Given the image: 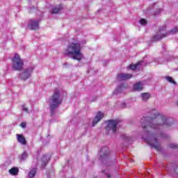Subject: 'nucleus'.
<instances>
[{"instance_id": "f257e3e1", "label": "nucleus", "mask_w": 178, "mask_h": 178, "mask_svg": "<svg viewBox=\"0 0 178 178\" xmlns=\"http://www.w3.org/2000/svg\"><path fill=\"white\" fill-rule=\"evenodd\" d=\"M145 123L149 126V129L157 130L161 127H170L173 122H170L165 115H161L157 113L152 117H143Z\"/></svg>"}, {"instance_id": "f03ea898", "label": "nucleus", "mask_w": 178, "mask_h": 178, "mask_svg": "<svg viewBox=\"0 0 178 178\" xmlns=\"http://www.w3.org/2000/svg\"><path fill=\"white\" fill-rule=\"evenodd\" d=\"M64 55L67 56H72V59L80 62L83 59V54H81V44L79 42H72L68 44L64 49Z\"/></svg>"}, {"instance_id": "7ed1b4c3", "label": "nucleus", "mask_w": 178, "mask_h": 178, "mask_svg": "<svg viewBox=\"0 0 178 178\" xmlns=\"http://www.w3.org/2000/svg\"><path fill=\"white\" fill-rule=\"evenodd\" d=\"M49 108L51 112H54L59 105L62 104V98H60V92L59 89L56 88L52 96L49 99Z\"/></svg>"}, {"instance_id": "20e7f679", "label": "nucleus", "mask_w": 178, "mask_h": 178, "mask_svg": "<svg viewBox=\"0 0 178 178\" xmlns=\"http://www.w3.org/2000/svg\"><path fill=\"white\" fill-rule=\"evenodd\" d=\"M23 66H24V63L23 62V60L20 58V56H19V54H15L13 58V69L14 70H17L18 72H20L23 70Z\"/></svg>"}, {"instance_id": "39448f33", "label": "nucleus", "mask_w": 178, "mask_h": 178, "mask_svg": "<svg viewBox=\"0 0 178 178\" xmlns=\"http://www.w3.org/2000/svg\"><path fill=\"white\" fill-rule=\"evenodd\" d=\"M145 141L151 145L152 148H155L157 151H161V145L158 144V138L155 136V134L148 135L147 138H145L143 137Z\"/></svg>"}, {"instance_id": "423d86ee", "label": "nucleus", "mask_w": 178, "mask_h": 178, "mask_svg": "<svg viewBox=\"0 0 178 178\" xmlns=\"http://www.w3.org/2000/svg\"><path fill=\"white\" fill-rule=\"evenodd\" d=\"M169 33L166 32V25L159 26V30L157 31L156 35L152 38L153 41H159L162 38H165Z\"/></svg>"}, {"instance_id": "0eeeda50", "label": "nucleus", "mask_w": 178, "mask_h": 178, "mask_svg": "<svg viewBox=\"0 0 178 178\" xmlns=\"http://www.w3.org/2000/svg\"><path fill=\"white\" fill-rule=\"evenodd\" d=\"M107 127H106V131H112V133H116L118 130V124H119V121L116 120H110L107 122Z\"/></svg>"}, {"instance_id": "6e6552de", "label": "nucleus", "mask_w": 178, "mask_h": 178, "mask_svg": "<svg viewBox=\"0 0 178 178\" xmlns=\"http://www.w3.org/2000/svg\"><path fill=\"white\" fill-rule=\"evenodd\" d=\"M40 29V21L30 19L28 24V29L35 31Z\"/></svg>"}, {"instance_id": "1a4fd4ad", "label": "nucleus", "mask_w": 178, "mask_h": 178, "mask_svg": "<svg viewBox=\"0 0 178 178\" xmlns=\"http://www.w3.org/2000/svg\"><path fill=\"white\" fill-rule=\"evenodd\" d=\"M33 67H29L26 70H25L24 71V72H22L21 74V78L22 80H27V79H29V77H30V76H31V73H33Z\"/></svg>"}, {"instance_id": "9d476101", "label": "nucleus", "mask_w": 178, "mask_h": 178, "mask_svg": "<svg viewBox=\"0 0 178 178\" xmlns=\"http://www.w3.org/2000/svg\"><path fill=\"white\" fill-rule=\"evenodd\" d=\"M103 118H104V113L101 112H98L96 116L95 117V118L93 119L92 124V127H94V126H95L98 123V122H99V120H102Z\"/></svg>"}, {"instance_id": "9b49d317", "label": "nucleus", "mask_w": 178, "mask_h": 178, "mask_svg": "<svg viewBox=\"0 0 178 178\" xmlns=\"http://www.w3.org/2000/svg\"><path fill=\"white\" fill-rule=\"evenodd\" d=\"M133 77V74H118V79L120 81L124 80H129Z\"/></svg>"}, {"instance_id": "f8f14e48", "label": "nucleus", "mask_w": 178, "mask_h": 178, "mask_svg": "<svg viewBox=\"0 0 178 178\" xmlns=\"http://www.w3.org/2000/svg\"><path fill=\"white\" fill-rule=\"evenodd\" d=\"M16 136L17 142L19 143V144H22V145H27V140H26V138H24V136L22 134H17Z\"/></svg>"}, {"instance_id": "ddd939ff", "label": "nucleus", "mask_w": 178, "mask_h": 178, "mask_svg": "<svg viewBox=\"0 0 178 178\" xmlns=\"http://www.w3.org/2000/svg\"><path fill=\"white\" fill-rule=\"evenodd\" d=\"M100 153L101 158H103V156H108V155H111V152L109 151V149H108V147H102L100 149Z\"/></svg>"}, {"instance_id": "4468645a", "label": "nucleus", "mask_w": 178, "mask_h": 178, "mask_svg": "<svg viewBox=\"0 0 178 178\" xmlns=\"http://www.w3.org/2000/svg\"><path fill=\"white\" fill-rule=\"evenodd\" d=\"M51 159V157L48 155L45 154L43 155V156L41 159L42 161V167L45 168L47 166V164L49 162V160Z\"/></svg>"}, {"instance_id": "2eb2a0df", "label": "nucleus", "mask_w": 178, "mask_h": 178, "mask_svg": "<svg viewBox=\"0 0 178 178\" xmlns=\"http://www.w3.org/2000/svg\"><path fill=\"white\" fill-rule=\"evenodd\" d=\"M142 101L147 102L151 98V95L148 92H144L141 94Z\"/></svg>"}, {"instance_id": "dca6fc26", "label": "nucleus", "mask_w": 178, "mask_h": 178, "mask_svg": "<svg viewBox=\"0 0 178 178\" xmlns=\"http://www.w3.org/2000/svg\"><path fill=\"white\" fill-rule=\"evenodd\" d=\"M9 173L13 176H16L19 173V168L14 167L9 170Z\"/></svg>"}, {"instance_id": "f3484780", "label": "nucleus", "mask_w": 178, "mask_h": 178, "mask_svg": "<svg viewBox=\"0 0 178 178\" xmlns=\"http://www.w3.org/2000/svg\"><path fill=\"white\" fill-rule=\"evenodd\" d=\"M62 9H63L62 6H58V7H56L53 8L51 11V15H56V13H58L59 12H60Z\"/></svg>"}, {"instance_id": "a211bd4d", "label": "nucleus", "mask_w": 178, "mask_h": 178, "mask_svg": "<svg viewBox=\"0 0 178 178\" xmlns=\"http://www.w3.org/2000/svg\"><path fill=\"white\" fill-rule=\"evenodd\" d=\"M134 90L136 91H140V90H143V85L141 84V82H138L134 85Z\"/></svg>"}, {"instance_id": "6ab92c4d", "label": "nucleus", "mask_w": 178, "mask_h": 178, "mask_svg": "<svg viewBox=\"0 0 178 178\" xmlns=\"http://www.w3.org/2000/svg\"><path fill=\"white\" fill-rule=\"evenodd\" d=\"M37 175V168L32 169L29 173V178H34V176Z\"/></svg>"}, {"instance_id": "aec40b11", "label": "nucleus", "mask_w": 178, "mask_h": 178, "mask_svg": "<svg viewBox=\"0 0 178 178\" xmlns=\"http://www.w3.org/2000/svg\"><path fill=\"white\" fill-rule=\"evenodd\" d=\"M141 65V62H138L136 64H131L129 66V68L131 69V70H136L137 69L138 66H140Z\"/></svg>"}, {"instance_id": "412c9836", "label": "nucleus", "mask_w": 178, "mask_h": 178, "mask_svg": "<svg viewBox=\"0 0 178 178\" xmlns=\"http://www.w3.org/2000/svg\"><path fill=\"white\" fill-rule=\"evenodd\" d=\"M166 80L168 81L169 83H171L172 84H176V81L172 79L171 76H166Z\"/></svg>"}, {"instance_id": "4be33fe9", "label": "nucleus", "mask_w": 178, "mask_h": 178, "mask_svg": "<svg viewBox=\"0 0 178 178\" xmlns=\"http://www.w3.org/2000/svg\"><path fill=\"white\" fill-rule=\"evenodd\" d=\"M127 87H129V85H127V83H121L119 86L120 90H124L125 88H127Z\"/></svg>"}, {"instance_id": "5701e85b", "label": "nucleus", "mask_w": 178, "mask_h": 178, "mask_svg": "<svg viewBox=\"0 0 178 178\" xmlns=\"http://www.w3.org/2000/svg\"><path fill=\"white\" fill-rule=\"evenodd\" d=\"M173 175H175V176H177V177H178V165H177L174 169H173Z\"/></svg>"}, {"instance_id": "b1692460", "label": "nucleus", "mask_w": 178, "mask_h": 178, "mask_svg": "<svg viewBox=\"0 0 178 178\" xmlns=\"http://www.w3.org/2000/svg\"><path fill=\"white\" fill-rule=\"evenodd\" d=\"M169 148L176 149L178 148V145L175 143H171L168 145Z\"/></svg>"}, {"instance_id": "393cba45", "label": "nucleus", "mask_w": 178, "mask_h": 178, "mask_svg": "<svg viewBox=\"0 0 178 178\" xmlns=\"http://www.w3.org/2000/svg\"><path fill=\"white\" fill-rule=\"evenodd\" d=\"M170 33H172L173 34L178 33V28L177 27H175L173 29H172L170 31Z\"/></svg>"}, {"instance_id": "a878e982", "label": "nucleus", "mask_w": 178, "mask_h": 178, "mask_svg": "<svg viewBox=\"0 0 178 178\" xmlns=\"http://www.w3.org/2000/svg\"><path fill=\"white\" fill-rule=\"evenodd\" d=\"M140 24H147V20H145V19H141L140 20Z\"/></svg>"}, {"instance_id": "bb28decb", "label": "nucleus", "mask_w": 178, "mask_h": 178, "mask_svg": "<svg viewBox=\"0 0 178 178\" xmlns=\"http://www.w3.org/2000/svg\"><path fill=\"white\" fill-rule=\"evenodd\" d=\"M143 129L144 131H146V133H148V131H147V129H148V125H144V126L143 127Z\"/></svg>"}, {"instance_id": "cd10ccee", "label": "nucleus", "mask_w": 178, "mask_h": 178, "mask_svg": "<svg viewBox=\"0 0 178 178\" xmlns=\"http://www.w3.org/2000/svg\"><path fill=\"white\" fill-rule=\"evenodd\" d=\"M21 127H22L23 129H24V128L26 127V123L22 122V123H21Z\"/></svg>"}, {"instance_id": "c85d7f7f", "label": "nucleus", "mask_w": 178, "mask_h": 178, "mask_svg": "<svg viewBox=\"0 0 178 178\" xmlns=\"http://www.w3.org/2000/svg\"><path fill=\"white\" fill-rule=\"evenodd\" d=\"M22 111H24V112H29V109L24 106L22 108Z\"/></svg>"}, {"instance_id": "c756f323", "label": "nucleus", "mask_w": 178, "mask_h": 178, "mask_svg": "<svg viewBox=\"0 0 178 178\" xmlns=\"http://www.w3.org/2000/svg\"><path fill=\"white\" fill-rule=\"evenodd\" d=\"M122 108H126V104L124 103L122 104Z\"/></svg>"}, {"instance_id": "7c9ffc66", "label": "nucleus", "mask_w": 178, "mask_h": 178, "mask_svg": "<svg viewBox=\"0 0 178 178\" xmlns=\"http://www.w3.org/2000/svg\"><path fill=\"white\" fill-rule=\"evenodd\" d=\"M107 177L111 178V175H108Z\"/></svg>"}, {"instance_id": "2f4dec72", "label": "nucleus", "mask_w": 178, "mask_h": 178, "mask_svg": "<svg viewBox=\"0 0 178 178\" xmlns=\"http://www.w3.org/2000/svg\"><path fill=\"white\" fill-rule=\"evenodd\" d=\"M177 105H178V102H177Z\"/></svg>"}]
</instances>
